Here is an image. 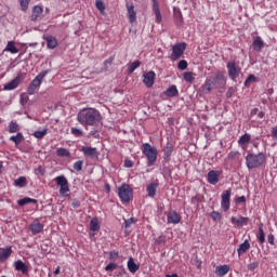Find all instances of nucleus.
<instances>
[{
	"mask_svg": "<svg viewBox=\"0 0 277 277\" xmlns=\"http://www.w3.org/2000/svg\"><path fill=\"white\" fill-rule=\"evenodd\" d=\"M101 111L95 108H83L78 113L77 120L80 124L94 127L102 120Z\"/></svg>",
	"mask_w": 277,
	"mask_h": 277,
	"instance_id": "nucleus-1",
	"label": "nucleus"
},
{
	"mask_svg": "<svg viewBox=\"0 0 277 277\" xmlns=\"http://www.w3.org/2000/svg\"><path fill=\"white\" fill-rule=\"evenodd\" d=\"M226 88V76L219 71L214 77L206 79L202 85L203 94H211L213 90H224Z\"/></svg>",
	"mask_w": 277,
	"mask_h": 277,
	"instance_id": "nucleus-2",
	"label": "nucleus"
},
{
	"mask_svg": "<svg viewBox=\"0 0 277 277\" xmlns=\"http://www.w3.org/2000/svg\"><path fill=\"white\" fill-rule=\"evenodd\" d=\"M266 157L264 153L259 154H248L246 156V166L248 170H254V168H261L265 163Z\"/></svg>",
	"mask_w": 277,
	"mask_h": 277,
	"instance_id": "nucleus-3",
	"label": "nucleus"
},
{
	"mask_svg": "<svg viewBox=\"0 0 277 277\" xmlns=\"http://www.w3.org/2000/svg\"><path fill=\"white\" fill-rule=\"evenodd\" d=\"M142 153L144 156H146L148 168L157 163V155L159 154L157 151V147L150 145V143H144L142 145Z\"/></svg>",
	"mask_w": 277,
	"mask_h": 277,
	"instance_id": "nucleus-4",
	"label": "nucleus"
},
{
	"mask_svg": "<svg viewBox=\"0 0 277 277\" xmlns=\"http://www.w3.org/2000/svg\"><path fill=\"white\" fill-rule=\"evenodd\" d=\"M56 185L60 187V196L67 198L70 194V185L68 184V179L64 175H58L54 179Z\"/></svg>",
	"mask_w": 277,
	"mask_h": 277,
	"instance_id": "nucleus-5",
	"label": "nucleus"
},
{
	"mask_svg": "<svg viewBox=\"0 0 277 277\" xmlns=\"http://www.w3.org/2000/svg\"><path fill=\"white\" fill-rule=\"evenodd\" d=\"M49 75L48 70L41 71L39 75L36 76V78L30 82L28 89H27V94L32 96V94H36V90L42 85V81L44 80V77Z\"/></svg>",
	"mask_w": 277,
	"mask_h": 277,
	"instance_id": "nucleus-6",
	"label": "nucleus"
},
{
	"mask_svg": "<svg viewBox=\"0 0 277 277\" xmlns=\"http://www.w3.org/2000/svg\"><path fill=\"white\" fill-rule=\"evenodd\" d=\"M118 196L121 202H131L133 199V188L129 184H122L118 188Z\"/></svg>",
	"mask_w": 277,
	"mask_h": 277,
	"instance_id": "nucleus-7",
	"label": "nucleus"
},
{
	"mask_svg": "<svg viewBox=\"0 0 277 277\" xmlns=\"http://www.w3.org/2000/svg\"><path fill=\"white\" fill-rule=\"evenodd\" d=\"M186 49H187V43H185V42L177 43V44L173 45L171 61L176 62L177 60H181V57H183V53H185Z\"/></svg>",
	"mask_w": 277,
	"mask_h": 277,
	"instance_id": "nucleus-8",
	"label": "nucleus"
},
{
	"mask_svg": "<svg viewBox=\"0 0 277 277\" xmlns=\"http://www.w3.org/2000/svg\"><path fill=\"white\" fill-rule=\"evenodd\" d=\"M233 195V189L224 190L221 195V207L223 211H228L230 209V196Z\"/></svg>",
	"mask_w": 277,
	"mask_h": 277,
	"instance_id": "nucleus-9",
	"label": "nucleus"
},
{
	"mask_svg": "<svg viewBox=\"0 0 277 277\" xmlns=\"http://www.w3.org/2000/svg\"><path fill=\"white\" fill-rule=\"evenodd\" d=\"M227 70L232 81H236L237 77L241 75V67L237 66L235 62L227 63Z\"/></svg>",
	"mask_w": 277,
	"mask_h": 277,
	"instance_id": "nucleus-10",
	"label": "nucleus"
},
{
	"mask_svg": "<svg viewBox=\"0 0 277 277\" xmlns=\"http://www.w3.org/2000/svg\"><path fill=\"white\" fill-rule=\"evenodd\" d=\"M220 176H222V171L211 170L208 172L207 181L210 185H217L220 183Z\"/></svg>",
	"mask_w": 277,
	"mask_h": 277,
	"instance_id": "nucleus-11",
	"label": "nucleus"
},
{
	"mask_svg": "<svg viewBox=\"0 0 277 277\" xmlns=\"http://www.w3.org/2000/svg\"><path fill=\"white\" fill-rule=\"evenodd\" d=\"M230 222H232L233 226H235L236 228H242V226H248V222H250V217L239 216L237 219L236 216H232Z\"/></svg>",
	"mask_w": 277,
	"mask_h": 277,
	"instance_id": "nucleus-12",
	"label": "nucleus"
},
{
	"mask_svg": "<svg viewBox=\"0 0 277 277\" xmlns=\"http://www.w3.org/2000/svg\"><path fill=\"white\" fill-rule=\"evenodd\" d=\"M21 81H23V74H18L13 80L4 84L3 90H6V91L16 90V88L21 85Z\"/></svg>",
	"mask_w": 277,
	"mask_h": 277,
	"instance_id": "nucleus-13",
	"label": "nucleus"
},
{
	"mask_svg": "<svg viewBox=\"0 0 277 277\" xmlns=\"http://www.w3.org/2000/svg\"><path fill=\"white\" fill-rule=\"evenodd\" d=\"M126 8L128 11V18L131 24L135 23L137 21V13L135 12V5L133 2H127Z\"/></svg>",
	"mask_w": 277,
	"mask_h": 277,
	"instance_id": "nucleus-14",
	"label": "nucleus"
},
{
	"mask_svg": "<svg viewBox=\"0 0 277 277\" xmlns=\"http://www.w3.org/2000/svg\"><path fill=\"white\" fill-rule=\"evenodd\" d=\"M155 71H147L143 75V83L146 88H153L155 85Z\"/></svg>",
	"mask_w": 277,
	"mask_h": 277,
	"instance_id": "nucleus-15",
	"label": "nucleus"
},
{
	"mask_svg": "<svg viewBox=\"0 0 277 277\" xmlns=\"http://www.w3.org/2000/svg\"><path fill=\"white\" fill-rule=\"evenodd\" d=\"M29 230L32 233V235H39V233H42V230H44V224L40 223V220L36 219L29 225Z\"/></svg>",
	"mask_w": 277,
	"mask_h": 277,
	"instance_id": "nucleus-16",
	"label": "nucleus"
},
{
	"mask_svg": "<svg viewBox=\"0 0 277 277\" xmlns=\"http://www.w3.org/2000/svg\"><path fill=\"white\" fill-rule=\"evenodd\" d=\"M250 142H252V135H250V133H245L239 137L238 145L242 150H248V144H250Z\"/></svg>",
	"mask_w": 277,
	"mask_h": 277,
	"instance_id": "nucleus-17",
	"label": "nucleus"
},
{
	"mask_svg": "<svg viewBox=\"0 0 277 277\" xmlns=\"http://www.w3.org/2000/svg\"><path fill=\"white\" fill-rule=\"evenodd\" d=\"M14 267L16 272H22L24 276H27L29 274V267L24 263L23 260H17L14 262Z\"/></svg>",
	"mask_w": 277,
	"mask_h": 277,
	"instance_id": "nucleus-18",
	"label": "nucleus"
},
{
	"mask_svg": "<svg viewBox=\"0 0 277 277\" xmlns=\"http://www.w3.org/2000/svg\"><path fill=\"white\" fill-rule=\"evenodd\" d=\"M81 153H83V155H85L87 157H91L92 159H96V157H98V151L96 150V147L83 146L81 148Z\"/></svg>",
	"mask_w": 277,
	"mask_h": 277,
	"instance_id": "nucleus-19",
	"label": "nucleus"
},
{
	"mask_svg": "<svg viewBox=\"0 0 277 277\" xmlns=\"http://www.w3.org/2000/svg\"><path fill=\"white\" fill-rule=\"evenodd\" d=\"M12 256V247L0 248V263H5Z\"/></svg>",
	"mask_w": 277,
	"mask_h": 277,
	"instance_id": "nucleus-20",
	"label": "nucleus"
},
{
	"mask_svg": "<svg viewBox=\"0 0 277 277\" xmlns=\"http://www.w3.org/2000/svg\"><path fill=\"white\" fill-rule=\"evenodd\" d=\"M44 10L40 5H35L32 9L31 21H42Z\"/></svg>",
	"mask_w": 277,
	"mask_h": 277,
	"instance_id": "nucleus-21",
	"label": "nucleus"
},
{
	"mask_svg": "<svg viewBox=\"0 0 277 277\" xmlns=\"http://www.w3.org/2000/svg\"><path fill=\"white\" fill-rule=\"evenodd\" d=\"M168 224H179L181 222V215L175 211H171L167 214Z\"/></svg>",
	"mask_w": 277,
	"mask_h": 277,
	"instance_id": "nucleus-22",
	"label": "nucleus"
},
{
	"mask_svg": "<svg viewBox=\"0 0 277 277\" xmlns=\"http://www.w3.org/2000/svg\"><path fill=\"white\" fill-rule=\"evenodd\" d=\"M157 187H159V184L157 182H153L147 185L146 192L149 198H155V195L157 194Z\"/></svg>",
	"mask_w": 277,
	"mask_h": 277,
	"instance_id": "nucleus-23",
	"label": "nucleus"
},
{
	"mask_svg": "<svg viewBox=\"0 0 277 277\" xmlns=\"http://www.w3.org/2000/svg\"><path fill=\"white\" fill-rule=\"evenodd\" d=\"M248 250H250V241L245 240L237 249L238 256H241V254H246Z\"/></svg>",
	"mask_w": 277,
	"mask_h": 277,
	"instance_id": "nucleus-24",
	"label": "nucleus"
},
{
	"mask_svg": "<svg viewBox=\"0 0 277 277\" xmlns=\"http://www.w3.org/2000/svg\"><path fill=\"white\" fill-rule=\"evenodd\" d=\"M48 49H55L57 47V38L53 36H47L44 38Z\"/></svg>",
	"mask_w": 277,
	"mask_h": 277,
	"instance_id": "nucleus-25",
	"label": "nucleus"
},
{
	"mask_svg": "<svg viewBox=\"0 0 277 277\" xmlns=\"http://www.w3.org/2000/svg\"><path fill=\"white\" fill-rule=\"evenodd\" d=\"M128 269L129 272H131V274H135V272L140 269V265L135 263V260H133V258H130L128 260Z\"/></svg>",
	"mask_w": 277,
	"mask_h": 277,
	"instance_id": "nucleus-26",
	"label": "nucleus"
},
{
	"mask_svg": "<svg viewBox=\"0 0 277 277\" xmlns=\"http://www.w3.org/2000/svg\"><path fill=\"white\" fill-rule=\"evenodd\" d=\"M215 272L219 277L226 276V274H228V272H230V266H228V265L217 266Z\"/></svg>",
	"mask_w": 277,
	"mask_h": 277,
	"instance_id": "nucleus-27",
	"label": "nucleus"
},
{
	"mask_svg": "<svg viewBox=\"0 0 277 277\" xmlns=\"http://www.w3.org/2000/svg\"><path fill=\"white\" fill-rule=\"evenodd\" d=\"M164 95L171 98L179 96V89H176V85H171L168 90L164 91Z\"/></svg>",
	"mask_w": 277,
	"mask_h": 277,
	"instance_id": "nucleus-28",
	"label": "nucleus"
},
{
	"mask_svg": "<svg viewBox=\"0 0 277 277\" xmlns=\"http://www.w3.org/2000/svg\"><path fill=\"white\" fill-rule=\"evenodd\" d=\"M90 230L93 233H96V230H101V223L98 222V219L94 217L90 222Z\"/></svg>",
	"mask_w": 277,
	"mask_h": 277,
	"instance_id": "nucleus-29",
	"label": "nucleus"
},
{
	"mask_svg": "<svg viewBox=\"0 0 277 277\" xmlns=\"http://www.w3.org/2000/svg\"><path fill=\"white\" fill-rule=\"evenodd\" d=\"M36 202H38V200H36V199H32V198H29V197H26V198H23V199H19L18 201H17V205L19 206V207H25V205H36Z\"/></svg>",
	"mask_w": 277,
	"mask_h": 277,
	"instance_id": "nucleus-30",
	"label": "nucleus"
},
{
	"mask_svg": "<svg viewBox=\"0 0 277 277\" xmlns=\"http://www.w3.org/2000/svg\"><path fill=\"white\" fill-rule=\"evenodd\" d=\"M13 185L15 187H26L27 185V177L25 176H19L18 179H16L13 183Z\"/></svg>",
	"mask_w": 277,
	"mask_h": 277,
	"instance_id": "nucleus-31",
	"label": "nucleus"
},
{
	"mask_svg": "<svg viewBox=\"0 0 277 277\" xmlns=\"http://www.w3.org/2000/svg\"><path fill=\"white\" fill-rule=\"evenodd\" d=\"M23 140H25V136H23V133L21 132L10 137V142H14L15 146H18V144H21Z\"/></svg>",
	"mask_w": 277,
	"mask_h": 277,
	"instance_id": "nucleus-32",
	"label": "nucleus"
},
{
	"mask_svg": "<svg viewBox=\"0 0 277 277\" xmlns=\"http://www.w3.org/2000/svg\"><path fill=\"white\" fill-rule=\"evenodd\" d=\"M253 47L255 51H261V49L265 47V43L263 42V39H261V37H256L253 41Z\"/></svg>",
	"mask_w": 277,
	"mask_h": 277,
	"instance_id": "nucleus-33",
	"label": "nucleus"
},
{
	"mask_svg": "<svg viewBox=\"0 0 277 277\" xmlns=\"http://www.w3.org/2000/svg\"><path fill=\"white\" fill-rule=\"evenodd\" d=\"M142 66V62L140 61H134L133 63H131L128 67V72L129 75H132V72H135V70H137V67Z\"/></svg>",
	"mask_w": 277,
	"mask_h": 277,
	"instance_id": "nucleus-34",
	"label": "nucleus"
},
{
	"mask_svg": "<svg viewBox=\"0 0 277 277\" xmlns=\"http://www.w3.org/2000/svg\"><path fill=\"white\" fill-rule=\"evenodd\" d=\"M47 133H49L48 128H44L43 130H37L34 132V137H36L37 140H42V137H44Z\"/></svg>",
	"mask_w": 277,
	"mask_h": 277,
	"instance_id": "nucleus-35",
	"label": "nucleus"
},
{
	"mask_svg": "<svg viewBox=\"0 0 277 277\" xmlns=\"http://www.w3.org/2000/svg\"><path fill=\"white\" fill-rule=\"evenodd\" d=\"M17 131H21V127L16 121H11L9 123V133H17Z\"/></svg>",
	"mask_w": 277,
	"mask_h": 277,
	"instance_id": "nucleus-36",
	"label": "nucleus"
},
{
	"mask_svg": "<svg viewBox=\"0 0 277 277\" xmlns=\"http://www.w3.org/2000/svg\"><path fill=\"white\" fill-rule=\"evenodd\" d=\"M4 51H8L9 53L13 54L18 53L16 45H14V41H9Z\"/></svg>",
	"mask_w": 277,
	"mask_h": 277,
	"instance_id": "nucleus-37",
	"label": "nucleus"
},
{
	"mask_svg": "<svg viewBox=\"0 0 277 277\" xmlns=\"http://www.w3.org/2000/svg\"><path fill=\"white\" fill-rule=\"evenodd\" d=\"M258 239L260 243H265V232L263 230V223L259 225Z\"/></svg>",
	"mask_w": 277,
	"mask_h": 277,
	"instance_id": "nucleus-38",
	"label": "nucleus"
},
{
	"mask_svg": "<svg viewBox=\"0 0 277 277\" xmlns=\"http://www.w3.org/2000/svg\"><path fill=\"white\" fill-rule=\"evenodd\" d=\"M57 157H70V151L64 147L56 149Z\"/></svg>",
	"mask_w": 277,
	"mask_h": 277,
	"instance_id": "nucleus-39",
	"label": "nucleus"
},
{
	"mask_svg": "<svg viewBox=\"0 0 277 277\" xmlns=\"http://www.w3.org/2000/svg\"><path fill=\"white\" fill-rule=\"evenodd\" d=\"M184 80L186 81V83H194L195 79L194 78V72L192 71H186L183 74Z\"/></svg>",
	"mask_w": 277,
	"mask_h": 277,
	"instance_id": "nucleus-40",
	"label": "nucleus"
},
{
	"mask_svg": "<svg viewBox=\"0 0 277 277\" xmlns=\"http://www.w3.org/2000/svg\"><path fill=\"white\" fill-rule=\"evenodd\" d=\"M29 3H31V0H19L22 12H27V10H29Z\"/></svg>",
	"mask_w": 277,
	"mask_h": 277,
	"instance_id": "nucleus-41",
	"label": "nucleus"
},
{
	"mask_svg": "<svg viewBox=\"0 0 277 277\" xmlns=\"http://www.w3.org/2000/svg\"><path fill=\"white\" fill-rule=\"evenodd\" d=\"M256 81V76L249 75L248 78L245 80L246 88H250V83H254Z\"/></svg>",
	"mask_w": 277,
	"mask_h": 277,
	"instance_id": "nucleus-42",
	"label": "nucleus"
},
{
	"mask_svg": "<svg viewBox=\"0 0 277 277\" xmlns=\"http://www.w3.org/2000/svg\"><path fill=\"white\" fill-rule=\"evenodd\" d=\"M259 265V261L251 262L250 264L247 265V269L249 272H254V269H258Z\"/></svg>",
	"mask_w": 277,
	"mask_h": 277,
	"instance_id": "nucleus-43",
	"label": "nucleus"
},
{
	"mask_svg": "<svg viewBox=\"0 0 277 277\" xmlns=\"http://www.w3.org/2000/svg\"><path fill=\"white\" fill-rule=\"evenodd\" d=\"M74 170H76V172H81V170H83V160H78L74 163Z\"/></svg>",
	"mask_w": 277,
	"mask_h": 277,
	"instance_id": "nucleus-44",
	"label": "nucleus"
},
{
	"mask_svg": "<svg viewBox=\"0 0 277 277\" xmlns=\"http://www.w3.org/2000/svg\"><path fill=\"white\" fill-rule=\"evenodd\" d=\"M111 64H114V56H110L109 58L104 61V70H109V66H111Z\"/></svg>",
	"mask_w": 277,
	"mask_h": 277,
	"instance_id": "nucleus-45",
	"label": "nucleus"
},
{
	"mask_svg": "<svg viewBox=\"0 0 277 277\" xmlns=\"http://www.w3.org/2000/svg\"><path fill=\"white\" fill-rule=\"evenodd\" d=\"M95 6L98 9L100 12H105V3L102 0H96Z\"/></svg>",
	"mask_w": 277,
	"mask_h": 277,
	"instance_id": "nucleus-46",
	"label": "nucleus"
},
{
	"mask_svg": "<svg viewBox=\"0 0 277 277\" xmlns=\"http://www.w3.org/2000/svg\"><path fill=\"white\" fill-rule=\"evenodd\" d=\"M179 70H187V61L182 60L177 63Z\"/></svg>",
	"mask_w": 277,
	"mask_h": 277,
	"instance_id": "nucleus-47",
	"label": "nucleus"
},
{
	"mask_svg": "<svg viewBox=\"0 0 277 277\" xmlns=\"http://www.w3.org/2000/svg\"><path fill=\"white\" fill-rule=\"evenodd\" d=\"M114 269H118V264L116 263H109L108 265H106L105 267V272H114Z\"/></svg>",
	"mask_w": 277,
	"mask_h": 277,
	"instance_id": "nucleus-48",
	"label": "nucleus"
},
{
	"mask_svg": "<svg viewBox=\"0 0 277 277\" xmlns=\"http://www.w3.org/2000/svg\"><path fill=\"white\" fill-rule=\"evenodd\" d=\"M71 135H75L76 137H81L83 135V131L77 128H71Z\"/></svg>",
	"mask_w": 277,
	"mask_h": 277,
	"instance_id": "nucleus-49",
	"label": "nucleus"
},
{
	"mask_svg": "<svg viewBox=\"0 0 277 277\" xmlns=\"http://www.w3.org/2000/svg\"><path fill=\"white\" fill-rule=\"evenodd\" d=\"M235 92H237V89L235 87L229 88L226 92V97L233 98V96L235 95Z\"/></svg>",
	"mask_w": 277,
	"mask_h": 277,
	"instance_id": "nucleus-50",
	"label": "nucleus"
},
{
	"mask_svg": "<svg viewBox=\"0 0 277 277\" xmlns=\"http://www.w3.org/2000/svg\"><path fill=\"white\" fill-rule=\"evenodd\" d=\"M120 253H118V251H110L109 252V259L110 261H118V256Z\"/></svg>",
	"mask_w": 277,
	"mask_h": 277,
	"instance_id": "nucleus-51",
	"label": "nucleus"
},
{
	"mask_svg": "<svg viewBox=\"0 0 277 277\" xmlns=\"http://www.w3.org/2000/svg\"><path fill=\"white\" fill-rule=\"evenodd\" d=\"M47 173V171L43 169L42 166H39L36 170H35V174H40V176H44V174Z\"/></svg>",
	"mask_w": 277,
	"mask_h": 277,
	"instance_id": "nucleus-52",
	"label": "nucleus"
},
{
	"mask_svg": "<svg viewBox=\"0 0 277 277\" xmlns=\"http://www.w3.org/2000/svg\"><path fill=\"white\" fill-rule=\"evenodd\" d=\"M210 216L212 217V220H214V222H216V220H222V214H220V212L213 211Z\"/></svg>",
	"mask_w": 277,
	"mask_h": 277,
	"instance_id": "nucleus-53",
	"label": "nucleus"
},
{
	"mask_svg": "<svg viewBox=\"0 0 277 277\" xmlns=\"http://www.w3.org/2000/svg\"><path fill=\"white\" fill-rule=\"evenodd\" d=\"M153 12L154 13L160 12V10H159V1H157V0H153Z\"/></svg>",
	"mask_w": 277,
	"mask_h": 277,
	"instance_id": "nucleus-54",
	"label": "nucleus"
},
{
	"mask_svg": "<svg viewBox=\"0 0 277 277\" xmlns=\"http://www.w3.org/2000/svg\"><path fill=\"white\" fill-rule=\"evenodd\" d=\"M271 135H272L273 140L277 141V126L272 128Z\"/></svg>",
	"mask_w": 277,
	"mask_h": 277,
	"instance_id": "nucleus-55",
	"label": "nucleus"
},
{
	"mask_svg": "<svg viewBox=\"0 0 277 277\" xmlns=\"http://www.w3.org/2000/svg\"><path fill=\"white\" fill-rule=\"evenodd\" d=\"M154 14L156 15V23H161L162 21L161 11H158Z\"/></svg>",
	"mask_w": 277,
	"mask_h": 277,
	"instance_id": "nucleus-56",
	"label": "nucleus"
},
{
	"mask_svg": "<svg viewBox=\"0 0 277 277\" xmlns=\"http://www.w3.org/2000/svg\"><path fill=\"white\" fill-rule=\"evenodd\" d=\"M71 207H74V209H79V207H81V203L79 202V200L75 199L71 203Z\"/></svg>",
	"mask_w": 277,
	"mask_h": 277,
	"instance_id": "nucleus-57",
	"label": "nucleus"
},
{
	"mask_svg": "<svg viewBox=\"0 0 277 277\" xmlns=\"http://www.w3.org/2000/svg\"><path fill=\"white\" fill-rule=\"evenodd\" d=\"M228 157H229L230 159H235V157H239V151H230L229 155H228Z\"/></svg>",
	"mask_w": 277,
	"mask_h": 277,
	"instance_id": "nucleus-58",
	"label": "nucleus"
},
{
	"mask_svg": "<svg viewBox=\"0 0 277 277\" xmlns=\"http://www.w3.org/2000/svg\"><path fill=\"white\" fill-rule=\"evenodd\" d=\"M274 239L275 238H274L273 234H269L268 237H267V241H268V243H271V246H274V243H275Z\"/></svg>",
	"mask_w": 277,
	"mask_h": 277,
	"instance_id": "nucleus-59",
	"label": "nucleus"
},
{
	"mask_svg": "<svg viewBox=\"0 0 277 277\" xmlns=\"http://www.w3.org/2000/svg\"><path fill=\"white\" fill-rule=\"evenodd\" d=\"M236 202H237L238 205H241V202H246V197H245V196L238 197V198L236 199Z\"/></svg>",
	"mask_w": 277,
	"mask_h": 277,
	"instance_id": "nucleus-60",
	"label": "nucleus"
},
{
	"mask_svg": "<svg viewBox=\"0 0 277 277\" xmlns=\"http://www.w3.org/2000/svg\"><path fill=\"white\" fill-rule=\"evenodd\" d=\"M166 242V236H159L157 239V243H164Z\"/></svg>",
	"mask_w": 277,
	"mask_h": 277,
	"instance_id": "nucleus-61",
	"label": "nucleus"
},
{
	"mask_svg": "<svg viewBox=\"0 0 277 277\" xmlns=\"http://www.w3.org/2000/svg\"><path fill=\"white\" fill-rule=\"evenodd\" d=\"M131 224H133V219H130V220L126 221L124 222L126 228H129V226H131Z\"/></svg>",
	"mask_w": 277,
	"mask_h": 277,
	"instance_id": "nucleus-62",
	"label": "nucleus"
},
{
	"mask_svg": "<svg viewBox=\"0 0 277 277\" xmlns=\"http://www.w3.org/2000/svg\"><path fill=\"white\" fill-rule=\"evenodd\" d=\"M251 144H253V147H254V148H259V142H256V141H251Z\"/></svg>",
	"mask_w": 277,
	"mask_h": 277,
	"instance_id": "nucleus-63",
	"label": "nucleus"
},
{
	"mask_svg": "<svg viewBox=\"0 0 277 277\" xmlns=\"http://www.w3.org/2000/svg\"><path fill=\"white\" fill-rule=\"evenodd\" d=\"M166 277H179L177 274H172V275H166Z\"/></svg>",
	"mask_w": 277,
	"mask_h": 277,
	"instance_id": "nucleus-64",
	"label": "nucleus"
}]
</instances>
